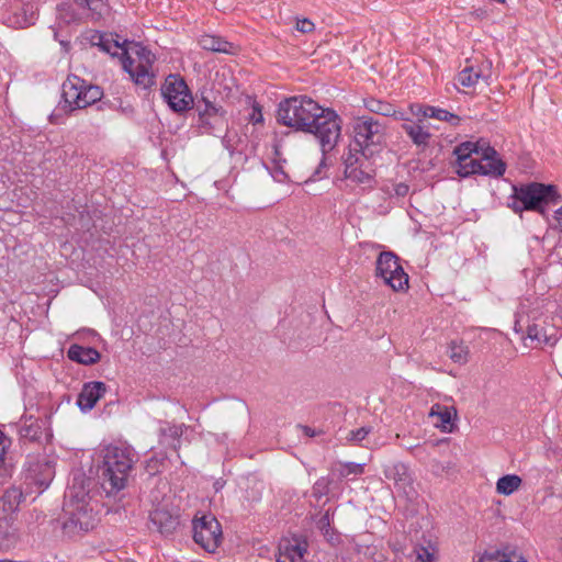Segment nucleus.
I'll list each match as a JSON object with an SVG mask.
<instances>
[{
  "label": "nucleus",
  "mask_w": 562,
  "mask_h": 562,
  "mask_svg": "<svg viewBox=\"0 0 562 562\" xmlns=\"http://www.w3.org/2000/svg\"><path fill=\"white\" fill-rule=\"evenodd\" d=\"M277 120L284 126L315 135L324 154L336 146L341 133L339 115L306 95L290 97L281 101Z\"/></svg>",
  "instance_id": "1"
},
{
  "label": "nucleus",
  "mask_w": 562,
  "mask_h": 562,
  "mask_svg": "<svg viewBox=\"0 0 562 562\" xmlns=\"http://www.w3.org/2000/svg\"><path fill=\"white\" fill-rule=\"evenodd\" d=\"M99 45L112 56L121 57L124 70L136 85L143 88H148L154 85L151 66L155 56L150 50L138 43H124V45H121L119 40H114L113 44L101 40Z\"/></svg>",
  "instance_id": "2"
},
{
  "label": "nucleus",
  "mask_w": 562,
  "mask_h": 562,
  "mask_svg": "<svg viewBox=\"0 0 562 562\" xmlns=\"http://www.w3.org/2000/svg\"><path fill=\"white\" fill-rule=\"evenodd\" d=\"M102 461L98 470L102 487L108 494L117 493L126 486L133 468L134 453L128 447L106 446L101 451Z\"/></svg>",
  "instance_id": "3"
},
{
  "label": "nucleus",
  "mask_w": 562,
  "mask_h": 562,
  "mask_svg": "<svg viewBox=\"0 0 562 562\" xmlns=\"http://www.w3.org/2000/svg\"><path fill=\"white\" fill-rule=\"evenodd\" d=\"M456 170L461 177L474 173L502 176L505 165L496 158L491 147L483 148L477 143L465 142L456 147Z\"/></svg>",
  "instance_id": "4"
},
{
  "label": "nucleus",
  "mask_w": 562,
  "mask_h": 562,
  "mask_svg": "<svg viewBox=\"0 0 562 562\" xmlns=\"http://www.w3.org/2000/svg\"><path fill=\"white\" fill-rule=\"evenodd\" d=\"M88 485L89 482L85 479H75L74 484L66 493L64 510L68 518L64 521L63 528L67 533L87 531L93 526Z\"/></svg>",
  "instance_id": "5"
},
{
  "label": "nucleus",
  "mask_w": 562,
  "mask_h": 562,
  "mask_svg": "<svg viewBox=\"0 0 562 562\" xmlns=\"http://www.w3.org/2000/svg\"><path fill=\"white\" fill-rule=\"evenodd\" d=\"M352 133L362 156L381 151L386 143V125L372 116L357 117L352 123Z\"/></svg>",
  "instance_id": "6"
},
{
  "label": "nucleus",
  "mask_w": 562,
  "mask_h": 562,
  "mask_svg": "<svg viewBox=\"0 0 562 562\" xmlns=\"http://www.w3.org/2000/svg\"><path fill=\"white\" fill-rule=\"evenodd\" d=\"M61 95L63 109L72 112L101 100L103 93L98 86L89 85L77 76H69L63 83Z\"/></svg>",
  "instance_id": "7"
},
{
  "label": "nucleus",
  "mask_w": 562,
  "mask_h": 562,
  "mask_svg": "<svg viewBox=\"0 0 562 562\" xmlns=\"http://www.w3.org/2000/svg\"><path fill=\"white\" fill-rule=\"evenodd\" d=\"M557 191L553 186L541 183H531L515 190L514 201L510 207L515 212L524 210L542 209L543 204H548L555 199Z\"/></svg>",
  "instance_id": "8"
},
{
  "label": "nucleus",
  "mask_w": 562,
  "mask_h": 562,
  "mask_svg": "<svg viewBox=\"0 0 562 562\" xmlns=\"http://www.w3.org/2000/svg\"><path fill=\"white\" fill-rule=\"evenodd\" d=\"M376 277L381 278L394 291L408 288V276L398 263V258L391 251H383L376 259Z\"/></svg>",
  "instance_id": "9"
},
{
  "label": "nucleus",
  "mask_w": 562,
  "mask_h": 562,
  "mask_svg": "<svg viewBox=\"0 0 562 562\" xmlns=\"http://www.w3.org/2000/svg\"><path fill=\"white\" fill-rule=\"evenodd\" d=\"M161 94L169 108L178 113L191 109L193 97L186 81L178 75H169L162 87Z\"/></svg>",
  "instance_id": "10"
},
{
  "label": "nucleus",
  "mask_w": 562,
  "mask_h": 562,
  "mask_svg": "<svg viewBox=\"0 0 562 562\" xmlns=\"http://www.w3.org/2000/svg\"><path fill=\"white\" fill-rule=\"evenodd\" d=\"M193 539L206 551H215L222 540V528L213 515H203L193 520Z\"/></svg>",
  "instance_id": "11"
},
{
  "label": "nucleus",
  "mask_w": 562,
  "mask_h": 562,
  "mask_svg": "<svg viewBox=\"0 0 562 562\" xmlns=\"http://www.w3.org/2000/svg\"><path fill=\"white\" fill-rule=\"evenodd\" d=\"M384 476L392 482L395 492L406 497L415 493L414 477L409 468L403 462H392L384 465Z\"/></svg>",
  "instance_id": "12"
},
{
  "label": "nucleus",
  "mask_w": 562,
  "mask_h": 562,
  "mask_svg": "<svg viewBox=\"0 0 562 562\" xmlns=\"http://www.w3.org/2000/svg\"><path fill=\"white\" fill-rule=\"evenodd\" d=\"M369 156H362L360 153L352 154L349 150L345 158V177L347 180L357 184H370L372 180V169L368 161Z\"/></svg>",
  "instance_id": "13"
},
{
  "label": "nucleus",
  "mask_w": 562,
  "mask_h": 562,
  "mask_svg": "<svg viewBox=\"0 0 562 562\" xmlns=\"http://www.w3.org/2000/svg\"><path fill=\"white\" fill-rule=\"evenodd\" d=\"M306 553L305 540L297 537L282 538L278 544L276 560L277 562H304Z\"/></svg>",
  "instance_id": "14"
},
{
  "label": "nucleus",
  "mask_w": 562,
  "mask_h": 562,
  "mask_svg": "<svg viewBox=\"0 0 562 562\" xmlns=\"http://www.w3.org/2000/svg\"><path fill=\"white\" fill-rule=\"evenodd\" d=\"M105 391L106 385L103 382L94 381L86 383L78 395V406L83 412L92 409L97 402L104 395Z\"/></svg>",
  "instance_id": "15"
},
{
  "label": "nucleus",
  "mask_w": 562,
  "mask_h": 562,
  "mask_svg": "<svg viewBox=\"0 0 562 562\" xmlns=\"http://www.w3.org/2000/svg\"><path fill=\"white\" fill-rule=\"evenodd\" d=\"M150 522L162 535L172 533L179 526V517L165 507H157L150 513Z\"/></svg>",
  "instance_id": "16"
},
{
  "label": "nucleus",
  "mask_w": 562,
  "mask_h": 562,
  "mask_svg": "<svg viewBox=\"0 0 562 562\" xmlns=\"http://www.w3.org/2000/svg\"><path fill=\"white\" fill-rule=\"evenodd\" d=\"M198 111L201 123L211 127L222 122L225 113L222 106L209 101L205 98H203L202 102L198 104Z\"/></svg>",
  "instance_id": "17"
},
{
  "label": "nucleus",
  "mask_w": 562,
  "mask_h": 562,
  "mask_svg": "<svg viewBox=\"0 0 562 562\" xmlns=\"http://www.w3.org/2000/svg\"><path fill=\"white\" fill-rule=\"evenodd\" d=\"M402 128L416 146L428 145L431 135L428 131V126L425 125L424 120L418 119L417 121L404 123Z\"/></svg>",
  "instance_id": "18"
},
{
  "label": "nucleus",
  "mask_w": 562,
  "mask_h": 562,
  "mask_svg": "<svg viewBox=\"0 0 562 562\" xmlns=\"http://www.w3.org/2000/svg\"><path fill=\"white\" fill-rule=\"evenodd\" d=\"M199 44L203 49L211 50L214 53H224L233 55L237 52V46L215 35L206 34L201 36V38L199 40Z\"/></svg>",
  "instance_id": "19"
},
{
  "label": "nucleus",
  "mask_w": 562,
  "mask_h": 562,
  "mask_svg": "<svg viewBox=\"0 0 562 562\" xmlns=\"http://www.w3.org/2000/svg\"><path fill=\"white\" fill-rule=\"evenodd\" d=\"M526 339H529L530 342L533 344L531 347H538L542 345L553 346L557 342V337L553 333V329L551 328V333H548V330L539 324H532L528 326Z\"/></svg>",
  "instance_id": "20"
},
{
  "label": "nucleus",
  "mask_w": 562,
  "mask_h": 562,
  "mask_svg": "<svg viewBox=\"0 0 562 562\" xmlns=\"http://www.w3.org/2000/svg\"><path fill=\"white\" fill-rule=\"evenodd\" d=\"M23 499V493L19 487L12 486L8 488L0 498V509L2 516L12 517Z\"/></svg>",
  "instance_id": "21"
},
{
  "label": "nucleus",
  "mask_w": 562,
  "mask_h": 562,
  "mask_svg": "<svg viewBox=\"0 0 562 562\" xmlns=\"http://www.w3.org/2000/svg\"><path fill=\"white\" fill-rule=\"evenodd\" d=\"M67 356L70 360L77 361L82 364H93L100 360V353L98 350L91 347H82L72 345L68 349Z\"/></svg>",
  "instance_id": "22"
},
{
  "label": "nucleus",
  "mask_w": 562,
  "mask_h": 562,
  "mask_svg": "<svg viewBox=\"0 0 562 562\" xmlns=\"http://www.w3.org/2000/svg\"><path fill=\"white\" fill-rule=\"evenodd\" d=\"M18 540V529L12 525V517H0V548L9 549Z\"/></svg>",
  "instance_id": "23"
},
{
  "label": "nucleus",
  "mask_w": 562,
  "mask_h": 562,
  "mask_svg": "<svg viewBox=\"0 0 562 562\" xmlns=\"http://www.w3.org/2000/svg\"><path fill=\"white\" fill-rule=\"evenodd\" d=\"M479 562H527V560L516 551H485Z\"/></svg>",
  "instance_id": "24"
},
{
  "label": "nucleus",
  "mask_w": 562,
  "mask_h": 562,
  "mask_svg": "<svg viewBox=\"0 0 562 562\" xmlns=\"http://www.w3.org/2000/svg\"><path fill=\"white\" fill-rule=\"evenodd\" d=\"M457 415V411L454 407H448L440 404L432 405L429 416L430 417H438L439 424H437V427L441 428L442 430L450 429L449 426L451 425L452 417Z\"/></svg>",
  "instance_id": "25"
},
{
  "label": "nucleus",
  "mask_w": 562,
  "mask_h": 562,
  "mask_svg": "<svg viewBox=\"0 0 562 562\" xmlns=\"http://www.w3.org/2000/svg\"><path fill=\"white\" fill-rule=\"evenodd\" d=\"M521 483L522 480L519 475H504L496 482V492L501 495L509 496L521 486Z\"/></svg>",
  "instance_id": "26"
},
{
  "label": "nucleus",
  "mask_w": 562,
  "mask_h": 562,
  "mask_svg": "<svg viewBox=\"0 0 562 562\" xmlns=\"http://www.w3.org/2000/svg\"><path fill=\"white\" fill-rule=\"evenodd\" d=\"M423 117H431L437 119L439 121L449 122L451 125H458L460 122V117L453 113H450L447 110L438 109L435 106H426L423 111Z\"/></svg>",
  "instance_id": "27"
},
{
  "label": "nucleus",
  "mask_w": 562,
  "mask_h": 562,
  "mask_svg": "<svg viewBox=\"0 0 562 562\" xmlns=\"http://www.w3.org/2000/svg\"><path fill=\"white\" fill-rule=\"evenodd\" d=\"M43 468L42 464H36L34 468L31 469V471L36 476L37 482L43 485L47 484L54 476V464L52 461H48L46 459L43 460Z\"/></svg>",
  "instance_id": "28"
},
{
  "label": "nucleus",
  "mask_w": 562,
  "mask_h": 562,
  "mask_svg": "<svg viewBox=\"0 0 562 562\" xmlns=\"http://www.w3.org/2000/svg\"><path fill=\"white\" fill-rule=\"evenodd\" d=\"M449 357L456 363H467L469 359L468 346L464 345L462 341H451L449 345Z\"/></svg>",
  "instance_id": "29"
},
{
  "label": "nucleus",
  "mask_w": 562,
  "mask_h": 562,
  "mask_svg": "<svg viewBox=\"0 0 562 562\" xmlns=\"http://www.w3.org/2000/svg\"><path fill=\"white\" fill-rule=\"evenodd\" d=\"M481 77H482L481 71L475 70L473 67H465L458 75V81L461 86L471 88V87H474L479 82Z\"/></svg>",
  "instance_id": "30"
},
{
  "label": "nucleus",
  "mask_w": 562,
  "mask_h": 562,
  "mask_svg": "<svg viewBox=\"0 0 562 562\" xmlns=\"http://www.w3.org/2000/svg\"><path fill=\"white\" fill-rule=\"evenodd\" d=\"M366 108L372 112L376 113L383 116H389L394 113V108L392 104L376 100V99H370L366 101Z\"/></svg>",
  "instance_id": "31"
},
{
  "label": "nucleus",
  "mask_w": 562,
  "mask_h": 562,
  "mask_svg": "<svg viewBox=\"0 0 562 562\" xmlns=\"http://www.w3.org/2000/svg\"><path fill=\"white\" fill-rule=\"evenodd\" d=\"M160 432L161 442L172 445L173 448H176L173 441L177 440L182 435V426L167 425L166 427L160 428Z\"/></svg>",
  "instance_id": "32"
},
{
  "label": "nucleus",
  "mask_w": 562,
  "mask_h": 562,
  "mask_svg": "<svg viewBox=\"0 0 562 562\" xmlns=\"http://www.w3.org/2000/svg\"><path fill=\"white\" fill-rule=\"evenodd\" d=\"M88 9L92 12L94 19H100L109 11L105 0H90Z\"/></svg>",
  "instance_id": "33"
},
{
  "label": "nucleus",
  "mask_w": 562,
  "mask_h": 562,
  "mask_svg": "<svg viewBox=\"0 0 562 562\" xmlns=\"http://www.w3.org/2000/svg\"><path fill=\"white\" fill-rule=\"evenodd\" d=\"M416 562H432L435 559V550L431 548L417 547L414 550Z\"/></svg>",
  "instance_id": "34"
},
{
  "label": "nucleus",
  "mask_w": 562,
  "mask_h": 562,
  "mask_svg": "<svg viewBox=\"0 0 562 562\" xmlns=\"http://www.w3.org/2000/svg\"><path fill=\"white\" fill-rule=\"evenodd\" d=\"M371 432V427H361L356 430H349L346 440L350 442H360Z\"/></svg>",
  "instance_id": "35"
},
{
  "label": "nucleus",
  "mask_w": 562,
  "mask_h": 562,
  "mask_svg": "<svg viewBox=\"0 0 562 562\" xmlns=\"http://www.w3.org/2000/svg\"><path fill=\"white\" fill-rule=\"evenodd\" d=\"M363 472H364V464H362V463H353V462H349V463L344 464L341 470H340V474L342 476L360 475Z\"/></svg>",
  "instance_id": "36"
},
{
  "label": "nucleus",
  "mask_w": 562,
  "mask_h": 562,
  "mask_svg": "<svg viewBox=\"0 0 562 562\" xmlns=\"http://www.w3.org/2000/svg\"><path fill=\"white\" fill-rule=\"evenodd\" d=\"M331 522V514L326 510L317 520V528L325 535H328Z\"/></svg>",
  "instance_id": "37"
},
{
  "label": "nucleus",
  "mask_w": 562,
  "mask_h": 562,
  "mask_svg": "<svg viewBox=\"0 0 562 562\" xmlns=\"http://www.w3.org/2000/svg\"><path fill=\"white\" fill-rule=\"evenodd\" d=\"M9 446V439L0 431V475L4 472V456Z\"/></svg>",
  "instance_id": "38"
},
{
  "label": "nucleus",
  "mask_w": 562,
  "mask_h": 562,
  "mask_svg": "<svg viewBox=\"0 0 562 562\" xmlns=\"http://www.w3.org/2000/svg\"><path fill=\"white\" fill-rule=\"evenodd\" d=\"M314 29V23L308 19H301L296 21V30L301 33H311Z\"/></svg>",
  "instance_id": "39"
},
{
  "label": "nucleus",
  "mask_w": 562,
  "mask_h": 562,
  "mask_svg": "<svg viewBox=\"0 0 562 562\" xmlns=\"http://www.w3.org/2000/svg\"><path fill=\"white\" fill-rule=\"evenodd\" d=\"M553 221V227L562 233V206L555 211Z\"/></svg>",
  "instance_id": "40"
},
{
  "label": "nucleus",
  "mask_w": 562,
  "mask_h": 562,
  "mask_svg": "<svg viewBox=\"0 0 562 562\" xmlns=\"http://www.w3.org/2000/svg\"><path fill=\"white\" fill-rule=\"evenodd\" d=\"M390 116H393L395 120L404 121L405 123H408L412 121L408 116L405 115L404 112L397 111L395 109H394V113L391 114Z\"/></svg>",
  "instance_id": "41"
},
{
  "label": "nucleus",
  "mask_w": 562,
  "mask_h": 562,
  "mask_svg": "<svg viewBox=\"0 0 562 562\" xmlns=\"http://www.w3.org/2000/svg\"><path fill=\"white\" fill-rule=\"evenodd\" d=\"M272 177L276 181H279V182H282L284 181L285 179H289L290 176L288 173H285L284 171L282 170H276L273 173H272Z\"/></svg>",
  "instance_id": "42"
},
{
  "label": "nucleus",
  "mask_w": 562,
  "mask_h": 562,
  "mask_svg": "<svg viewBox=\"0 0 562 562\" xmlns=\"http://www.w3.org/2000/svg\"><path fill=\"white\" fill-rule=\"evenodd\" d=\"M424 109L425 108H423L422 105H417V104H413V105L409 106V110H411L412 114L415 115V116H419V115L423 116Z\"/></svg>",
  "instance_id": "43"
},
{
  "label": "nucleus",
  "mask_w": 562,
  "mask_h": 562,
  "mask_svg": "<svg viewBox=\"0 0 562 562\" xmlns=\"http://www.w3.org/2000/svg\"><path fill=\"white\" fill-rule=\"evenodd\" d=\"M251 120H252L254 123L262 122V114H261V112L259 110H257V109H254V113H252Z\"/></svg>",
  "instance_id": "44"
},
{
  "label": "nucleus",
  "mask_w": 562,
  "mask_h": 562,
  "mask_svg": "<svg viewBox=\"0 0 562 562\" xmlns=\"http://www.w3.org/2000/svg\"><path fill=\"white\" fill-rule=\"evenodd\" d=\"M322 160L319 162V167L316 169V171L314 172V175L312 177H310L308 179H305V182H308V180H312L315 176L319 175L321 173V167L324 166L325 164V154L322 151Z\"/></svg>",
  "instance_id": "45"
},
{
  "label": "nucleus",
  "mask_w": 562,
  "mask_h": 562,
  "mask_svg": "<svg viewBox=\"0 0 562 562\" xmlns=\"http://www.w3.org/2000/svg\"><path fill=\"white\" fill-rule=\"evenodd\" d=\"M33 23H34V13L32 12V13H31V15H30V18H26V19L23 21V23H20V26H21V27H26V26H29V25H31V24H33Z\"/></svg>",
  "instance_id": "46"
},
{
  "label": "nucleus",
  "mask_w": 562,
  "mask_h": 562,
  "mask_svg": "<svg viewBox=\"0 0 562 562\" xmlns=\"http://www.w3.org/2000/svg\"><path fill=\"white\" fill-rule=\"evenodd\" d=\"M90 0H74V3L80 8H88Z\"/></svg>",
  "instance_id": "47"
},
{
  "label": "nucleus",
  "mask_w": 562,
  "mask_h": 562,
  "mask_svg": "<svg viewBox=\"0 0 562 562\" xmlns=\"http://www.w3.org/2000/svg\"><path fill=\"white\" fill-rule=\"evenodd\" d=\"M326 487V484L324 481H318L316 482L315 486H314V491L317 493H322V490L321 488H325Z\"/></svg>",
  "instance_id": "48"
},
{
  "label": "nucleus",
  "mask_w": 562,
  "mask_h": 562,
  "mask_svg": "<svg viewBox=\"0 0 562 562\" xmlns=\"http://www.w3.org/2000/svg\"><path fill=\"white\" fill-rule=\"evenodd\" d=\"M406 191H407V187H406L405 184H401V186H398V188H397V190H396V192H397L398 194H404Z\"/></svg>",
  "instance_id": "49"
},
{
  "label": "nucleus",
  "mask_w": 562,
  "mask_h": 562,
  "mask_svg": "<svg viewBox=\"0 0 562 562\" xmlns=\"http://www.w3.org/2000/svg\"><path fill=\"white\" fill-rule=\"evenodd\" d=\"M303 430H304L305 435H307L310 437H313L315 435L314 430H312L308 427H303Z\"/></svg>",
  "instance_id": "50"
},
{
  "label": "nucleus",
  "mask_w": 562,
  "mask_h": 562,
  "mask_svg": "<svg viewBox=\"0 0 562 562\" xmlns=\"http://www.w3.org/2000/svg\"><path fill=\"white\" fill-rule=\"evenodd\" d=\"M515 330H516V331H519V330H520V327H519L518 322H516V324H515Z\"/></svg>",
  "instance_id": "51"
},
{
  "label": "nucleus",
  "mask_w": 562,
  "mask_h": 562,
  "mask_svg": "<svg viewBox=\"0 0 562 562\" xmlns=\"http://www.w3.org/2000/svg\"><path fill=\"white\" fill-rule=\"evenodd\" d=\"M155 461H150V463H148V467L151 468V469H155V465H151V463H154Z\"/></svg>",
  "instance_id": "52"
},
{
  "label": "nucleus",
  "mask_w": 562,
  "mask_h": 562,
  "mask_svg": "<svg viewBox=\"0 0 562 562\" xmlns=\"http://www.w3.org/2000/svg\"><path fill=\"white\" fill-rule=\"evenodd\" d=\"M155 461H150V463H148V467L151 468V469H155V465H151V463H154Z\"/></svg>",
  "instance_id": "53"
}]
</instances>
